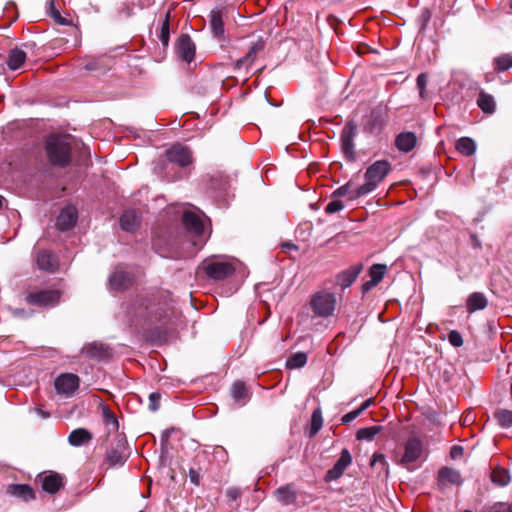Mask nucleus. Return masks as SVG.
Returning a JSON list of instances; mask_svg holds the SVG:
<instances>
[{
	"instance_id": "774afa93",
	"label": "nucleus",
	"mask_w": 512,
	"mask_h": 512,
	"mask_svg": "<svg viewBox=\"0 0 512 512\" xmlns=\"http://www.w3.org/2000/svg\"><path fill=\"white\" fill-rule=\"evenodd\" d=\"M316 401V397L315 396H309L307 399H306V405L311 401Z\"/></svg>"
},
{
	"instance_id": "e433bc0d",
	"label": "nucleus",
	"mask_w": 512,
	"mask_h": 512,
	"mask_svg": "<svg viewBox=\"0 0 512 512\" xmlns=\"http://www.w3.org/2000/svg\"><path fill=\"white\" fill-rule=\"evenodd\" d=\"M320 430V406L313 410L310 426L306 429L305 434L312 438Z\"/></svg>"
},
{
	"instance_id": "a878e982",
	"label": "nucleus",
	"mask_w": 512,
	"mask_h": 512,
	"mask_svg": "<svg viewBox=\"0 0 512 512\" xmlns=\"http://www.w3.org/2000/svg\"><path fill=\"white\" fill-rule=\"evenodd\" d=\"M120 226L124 231L127 232H135L140 227V217L137 215L135 210H126L121 215L120 219Z\"/></svg>"
},
{
	"instance_id": "1a4fd4ad",
	"label": "nucleus",
	"mask_w": 512,
	"mask_h": 512,
	"mask_svg": "<svg viewBox=\"0 0 512 512\" xmlns=\"http://www.w3.org/2000/svg\"><path fill=\"white\" fill-rule=\"evenodd\" d=\"M423 452L422 442L417 437L409 438L404 445V454L399 460V464L410 469V465L418 460Z\"/></svg>"
},
{
	"instance_id": "4d7b16f0",
	"label": "nucleus",
	"mask_w": 512,
	"mask_h": 512,
	"mask_svg": "<svg viewBox=\"0 0 512 512\" xmlns=\"http://www.w3.org/2000/svg\"><path fill=\"white\" fill-rule=\"evenodd\" d=\"M226 495L229 500L236 501L241 496V490L236 487L228 488Z\"/></svg>"
},
{
	"instance_id": "a211bd4d",
	"label": "nucleus",
	"mask_w": 512,
	"mask_h": 512,
	"mask_svg": "<svg viewBox=\"0 0 512 512\" xmlns=\"http://www.w3.org/2000/svg\"><path fill=\"white\" fill-rule=\"evenodd\" d=\"M351 462L352 457L350 452L347 449H343L340 458L336 461L333 468L326 473L325 481L330 482L340 478Z\"/></svg>"
},
{
	"instance_id": "052dcab7",
	"label": "nucleus",
	"mask_w": 512,
	"mask_h": 512,
	"mask_svg": "<svg viewBox=\"0 0 512 512\" xmlns=\"http://www.w3.org/2000/svg\"><path fill=\"white\" fill-rule=\"evenodd\" d=\"M319 167L317 163H312L309 165L307 172L310 176L315 175L316 176V183L318 184L320 177L317 176Z\"/></svg>"
},
{
	"instance_id": "a19ab883",
	"label": "nucleus",
	"mask_w": 512,
	"mask_h": 512,
	"mask_svg": "<svg viewBox=\"0 0 512 512\" xmlns=\"http://www.w3.org/2000/svg\"><path fill=\"white\" fill-rule=\"evenodd\" d=\"M159 39L164 47H167L170 40V12H167L161 24Z\"/></svg>"
},
{
	"instance_id": "f03ea898",
	"label": "nucleus",
	"mask_w": 512,
	"mask_h": 512,
	"mask_svg": "<svg viewBox=\"0 0 512 512\" xmlns=\"http://www.w3.org/2000/svg\"><path fill=\"white\" fill-rule=\"evenodd\" d=\"M45 153L49 163L55 167L65 168L72 160V148L67 137L50 135L45 142Z\"/></svg>"
},
{
	"instance_id": "4c0bfd02",
	"label": "nucleus",
	"mask_w": 512,
	"mask_h": 512,
	"mask_svg": "<svg viewBox=\"0 0 512 512\" xmlns=\"http://www.w3.org/2000/svg\"><path fill=\"white\" fill-rule=\"evenodd\" d=\"M491 480L499 486H505L510 482V475L504 468L497 467L491 473Z\"/></svg>"
},
{
	"instance_id": "8fccbe9b",
	"label": "nucleus",
	"mask_w": 512,
	"mask_h": 512,
	"mask_svg": "<svg viewBox=\"0 0 512 512\" xmlns=\"http://www.w3.org/2000/svg\"><path fill=\"white\" fill-rule=\"evenodd\" d=\"M161 394L158 392H152L149 395V409L153 412L157 411L160 407Z\"/></svg>"
},
{
	"instance_id": "e2e57ef3",
	"label": "nucleus",
	"mask_w": 512,
	"mask_h": 512,
	"mask_svg": "<svg viewBox=\"0 0 512 512\" xmlns=\"http://www.w3.org/2000/svg\"><path fill=\"white\" fill-rule=\"evenodd\" d=\"M376 285H377V283H374L373 280L370 279L369 281L363 283L362 292L366 293L369 290H371L373 287H375Z\"/></svg>"
},
{
	"instance_id": "0e129e2a",
	"label": "nucleus",
	"mask_w": 512,
	"mask_h": 512,
	"mask_svg": "<svg viewBox=\"0 0 512 512\" xmlns=\"http://www.w3.org/2000/svg\"><path fill=\"white\" fill-rule=\"evenodd\" d=\"M471 242H472L473 247L476 249H480L482 246L479 238L475 234L471 235Z\"/></svg>"
},
{
	"instance_id": "338daca9",
	"label": "nucleus",
	"mask_w": 512,
	"mask_h": 512,
	"mask_svg": "<svg viewBox=\"0 0 512 512\" xmlns=\"http://www.w3.org/2000/svg\"><path fill=\"white\" fill-rule=\"evenodd\" d=\"M114 51H120V54H123L124 51H126V50L122 46H119V47H116L113 50H111L110 53L114 52Z\"/></svg>"
},
{
	"instance_id": "dca6fc26",
	"label": "nucleus",
	"mask_w": 512,
	"mask_h": 512,
	"mask_svg": "<svg viewBox=\"0 0 512 512\" xmlns=\"http://www.w3.org/2000/svg\"><path fill=\"white\" fill-rule=\"evenodd\" d=\"M78 218V211L75 206L64 207L57 217L56 226L60 231H68L75 226Z\"/></svg>"
},
{
	"instance_id": "9b49d317",
	"label": "nucleus",
	"mask_w": 512,
	"mask_h": 512,
	"mask_svg": "<svg viewBox=\"0 0 512 512\" xmlns=\"http://www.w3.org/2000/svg\"><path fill=\"white\" fill-rule=\"evenodd\" d=\"M463 479L459 471L451 467H442L438 471L437 485L440 490H444L449 485L460 486Z\"/></svg>"
},
{
	"instance_id": "5fc2aeb1",
	"label": "nucleus",
	"mask_w": 512,
	"mask_h": 512,
	"mask_svg": "<svg viewBox=\"0 0 512 512\" xmlns=\"http://www.w3.org/2000/svg\"><path fill=\"white\" fill-rule=\"evenodd\" d=\"M351 188V183H347L346 185L344 186H341L339 187L335 192H334V195H338V196H344V195H349V199L350 200H354L355 198H352L351 196L353 195V192L355 191L354 190H350Z\"/></svg>"
},
{
	"instance_id": "c85d7f7f",
	"label": "nucleus",
	"mask_w": 512,
	"mask_h": 512,
	"mask_svg": "<svg viewBox=\"0 0 512 512\" xmlns=\"http://www.w3.org/2000/svg\"><path fill=\"white\" fill-rule=\"evenodd\" d=\"M487 305L488 300L481 292H474L470 294L466 301V308L469 313H473L477 310H483Z\"/></svg>"
},
{
	"instance_id": "f8f14e48",
	"label": "nucleus",
	"mask_w": 512,
	"mask_h": 512,
	"mask_svg": "<svg viewBox=\"0 0 512 512\" xmlns=\"http://www.w3.org/2000/svg\"><path fill=\"white\" fill-rule=\"evenodd\" d=\"M182 223L185 229L195 237H201L204 234V224L201 217L190 210L184 211Z\"/></svg>"
},
{
	"instance_id": "13d9d810",
	"label": "nucleus",
	"mask_w": 512,
	"mask_h": 512,
	"mask_svg": "<svg viewBox=\"0 0 512 512\" xmlns=\"http://www.w3.org/2000/svg\"><path fill=\"white\" fill-rule=\"evenodd\" d=\"M188 475L191 483H193L196 486L200 484V475L195 469L190 468Z\"/></svg>"
},
{
	"instance_id": "2eb2a0df",
	"label": "nucleus",
	"mask_w": 512,
	"mask_h": 512,
	"mask_svg": "<svg viewBox=\"0 0 512 512\" xmlns=\"http://www.w3.org/2000/svg\"><path fill=\"white\" fill-rule=\"evenodd\" d=\"M176 52L178 57L190 63L195 56V44L188 34H182L176 42Z\"/></svg>"
},
{
	"instance_id": "b1692460",
	"label": "nucleus",
	"mask_w": 512,
	"mask_h": 512,
	"mask_svg": "<svg viewBox=\"0 0 512 512\" xmlns=\"http://www.w3.org/2000/svg\"><path fill=\"white\" fill-rule=\"evenodd\" d=\"M264 49V42L262 40H258L252 44L247 54L238 59L235 63V70H240L243 67L249 68L257 58V54Z\"/></svg>"
},
{
	"instance_id": "bf43d9fd",
	"label": "nucleus",
	"mask_w": 512,
	"mask_h": 512,
	"mask_svg": "<svg viewBox=\"0 0 512 512\" xmlns=\"http://www.w3.org/2000/svg\"><path fill=\"white\" fill-rule=\"evenodd\" d=\"M463 455V448L461 446L455 445L450 450V457L452 459H457Z\"/></svg>"
},
{
	"instance_id": "de8ad7c7",
	"label": "nucleus",
	"mask_w": 512,
	"mask_h": 512,
	"mask_svg": "<svg viewBox=\"0 0 512 512\" xmlns=\"http://www.w3.org/2000/svg\"><path fill=\"white\" fill-rule=\"evenodd\" d=\"M417 87L419 89V96L421 99H426L427 93H426V86L428 83L427 75L424 73H421L418 75L417 80Z\"/></svg>"
},
{
	"instance_id": "49530a36",
	"label": "nucleus",
	"mask_w": 512,
	"mask_h": 512,
	"mask_svg": "<svg viewBox=\"0 0 512 512\" xmlns=\"http://www.w3.org/2000/svg\"><path fill=\"white\" fill-rule=\"evenodd\" d=\"M50 15L54 21L60 25H70L71 22L62 17L60 12L54 6V0H50Z\"/></svg>"
},
{
	"instance_id": "6ab92c4d",
	"label": "nucleus",
	"mask_w": 512,
	"mask_h": 512,
	"mask_svg": "<svg viewBox=\"0 0 512 512\" xmlns=\"http://www.w3.org/2000/svg\"><path fill=\"white\" fill-rule=\"evenodd\" d=\"M224 7H215L209 14L210 29L214 37L223 39L225 34L224 28Z\"/></svg>"
},
{
	"instance_id": "423d86ee",
	"label": "nucleus",
	"mask_w": 512,
	"mask_h": 512,
	"mask_svg": "<svg viewBox=\"0 0 512 512\" xmlns=\"http://www.w3.org/2000/svg\"><path fill=\"white\" fill-rule=\"evenodd\" d=\"M61 295V291L57 289L39 290L28 293L25 297V301L32 306L51 307L59 303Z\"/></svg>"
},
{
	"instance_id": "f704fd0d",
	"label": "nucleus",
	"mask_w": 512,
	"mask_h": 512,
	"mask_svg": "<svg viewBox=\"0 0 512 512\" xmlns=\"http://www.w3.org/2000/svg\"><path fill=\"white\" fill-rule=\"evenodd\" d=\"M494 418L502 428L512 426V411L508 409H498L494 412Z\"/></svg>"
},
{
	"instance_id": "0eeeda50",
	"label": "nucleus",
	"mask_w": 512,
	"mask_h": 512,
	"mask_svg": "<svg viewBox=\"0 0 512 512\" xmlns=\"http://www.w3.org/2000/svg\"><path fill=\"white\" fill-rule=\"evenodd\" d=\"M202 268L209 278L217 281L224 280L235 272L231 263L223 261H205Z\"/></svg>"
},
{
	"instance_id": "f3484780",
	"label": "nucleus",
	"mask_w": 512,
	"mask_h": 512,
	"mask_svg": "<svg viewBox=\"0 0 512 512\" xmlns=\"http://www.w3.org/2000/svg\"><path fill=\"white\" fill-rule=\"evenodd\" d=\"M81 353L85 355L87 358L98 361L107 360L111 357V351L109 347L99 342H92L86 344L82 348Z\"/></svg>"
},
{
	"instance_id": "ea45409f",
	"label": "nucleus",
	"mask_w": 512,
	"mask_h": 512,
	"mask_svg": "<svg viewBox=\"0 0 512 512\" xmlns=\"http://www.w3.org/2000/svg\"><path fill=\"white\" fill-rule=\"evenodd\" d=\"M372 404H374V398H369L366 401H364L361 406L347 414H345L342 417L343 423H350L354 419H356L364 410H366L368 407H370Z\"/></svg>"
},
{
	"instance_id": "4468645a",
	"label": "nucleus",
	"mask_w": 512,
	"mask_h": 512,
	"mask_svg": "<svg viewBox=\"0 0 512 512\" xmlns=\"http://www.w3.org/2000/svg\"><path fill=\"white\" fill-rule=\"evenodd\" d=\"M42 489L49 494L57 493L64 486V476L50 471L48 474L38 476Z\"/></svg>"
},
{
	"instance_id": "39448f33",
	"label": "nucleus",
	"mask_w": 512,
	"mask_h": 512,
	"mask_svg": "<svg viewBox=\"0 0 512 512\" xmlns=\"http://www.w3.org/2000/svg\"><path fill=\"white\" fill-rule=\"evenodd\" d=\"M163 170L169 169V166L177 165L180 168H185L192 163V154L189 148L180 144L173 145L166 150L165 159L162 160Z\"/></svg>"
},
{
	"instance_id": "cd10ccee",
	"label": "nucleus",
	"mask_w": 512,
	"mask_h": 512,
	"mask_svg": "<svg viewBox=\"0 0 512 512\" xmlns=\"http://www.w3.org/2000/svg\"><path fill=\"white\" fill-rule=\"evenodd\" d=\"M93 438V435L90 431L85 428H78L73 431L68 436V442L70 445L78 447L84 444L89 443Z\"/></svg>"
},
{
	"instance_id": "72a5a7b5",
	"label": "nucleus",
	"mask_w": 512,
	"mask_h": 512,
	"mask_svg": "<svg viewBox=\"0 0 512 512\" xmlns=\"http://www.w3.org/2000/svg\"><path fill=\"white\" fill-rule=\"evenodd\" d=\"M336 303V297L333 293H322V317L332 315Z\"/></svg>"
},
{
	"instance_id": "6e6552de",
	"label": "nucleus",
	"mask_w": 512,
	"mask_h": 512,
	"mask_svg": "<svg viewBox=\"0 0 512 512\" xmlns=\"http://www.w3.org/2000/svg\"><path fill=\"white\" fill-rule=\"evenodd\" d=\"M80 378L73 373H61L54 381V387L58 394L67 397L72 396L78 390Z\"/></svg>"
},
{
	"instance_id": "9d476101",
	"label": "nucleus",
	"mask_w": 512,
	"mask_h": 512,
	"mask_svg": "<svg viewBox=\"0 0 512 512\" xmlns=\"http://www.w3.org/2000/svg\"><path fill=\"white\" fill-rule=\"evenodd\" d=\"M357 134V126L353 122H348L341 132V146L344 155L353 159L354 157V138Z\"/></svg>"
},
{
	"instance_id": "20e7f679",
	"label": "nucleus",
	"mask_w": 512,
	"mask_h": 512,
	"mask_svg": "<svg viewBox=\"0 0 512 512\" xmlns=\"http://www.w3.org/2000/svg\"><path fill=\"white\" fill-rule=\"evenodd\" d=\"M104 443L109 444L106 451V462L114 467V466H122L127 458V441L123 434H115L110 437V440Z\"/></svg>"
},
{
	"instance_id": "c03bdc74",
	"label": "nucleus",
	"mask_w": 512,
	"mask_h": 512,
	"mask_svg": "<svg viewBox=\"0 0 512 512\" xmlns=\"http://www.w3.org/2000/svg\"><path fill=\"white\" fill-rule=\"evenodd\" d=\"M386 271L387 266L385 264H373L369 268V276L374 283L378 284L383 279Z\"/></svg>"
},
{
	"instance_id": "a18cd8bd",
	"label": "nucleus",
	"mask_w": 512,
	"mask_h": 512,
	"mask_svg": "<svg viewBox=\"0 0 512 512\" xmlns=\"http://www.w3.org/2000/svg\"><path fill=\"white\" fill-rule=\"evenodd\" d=\"M170 242H171V237L162 235L161 228H156L154 230L152 244L155 249H158L163 245H169Z\"/></svg>"
},
{
	"instance_id": "603ef678",
	"label": "nucleus",
	"mask_w": 512,
	"mask_h": 512,
	"mask_svg": "<svg viewBox=\"0 0 512 512\" xmlns=\"http://www.w3.org/2000/svg\"><path fill=\"white\" fill-rule=\"evenodd\" d=\"M448 340L454 347H461L463 345V338L461 334L456 330L450 331L448 334Z\"/></svg>"
},
{
	"instance_id": "aec40b11",
	"label": "nucleus",
	"mask_w": 512,
	"mask_h": 512,
	"mask_svg": "<svg viewBox=\"0 0 512 512\" xmlns=\"http://www.w3.org/2000/svg\"><path fill=\"white\" fill-rule=\"evenodd\" d=\"M99 408L101 409L102 412L103 421L108 428V432L106 435V442H108L111 436L115 434H120L118 432L119 422L116 417V414L103 401L100 402Z\"/></svg>"
},
{
	"instance_id": "6e6d98bb",
	"label": "nucleus",
	"mask_w": 512,
	"mask_h": 512,
	"mask_svg": "<svg viewBox=\"0 0 512 512\" xmlns=\"http://www.w3.org/2000/svg\"><path fill=\"white\" fill-rule=\"evenodd\" d=\"M311 307L316 315L320 316V292H316L311 300Z\"/></svg>"
},
{
	"instance_id": "bb28decb",
	"label": "nucleus",
	"mask_w": 512,
	"mask_h": 512,
	"mask_svg": "<svg viewBox=\"0 0 512 512\" xmlns=\"http://www.w3.org/2000/svg\"><path fill=\"white\" fill-rule=\"evenodd\" d=\"M417 143V137L413 132H402L395 139L396 147L405 153L414 149Z\"/></svg>"
},
{
	"instance_id": "58836bf2",
	"label": "nucleus",
	"mask_w": 512,
	"mask_h": 512,
	"mask_svg": "<svg viewBox=\"0 0 512 512\" xmlns=\"http://www.w3.org/2000/svg\"><path fill=\"white\" fill-rule=\"evenodd\" d=\"M307 363V354L297 352L291 355L286 361V367L289 369H297L303 367Z\"/></svg>"
},
{
	"instance_id": "7ed1b4c3",
	"label": "nucleus",
	"mask_w": 512,
	"mask_h": 512,
	"mask_svg": "<svg viewBox=\"0 0 512 512\" xmlns=\"http://www.w3.org/2000/svg\"><path fill=\"white\" fill-rule=\"evenodd\" d=\"M391 171V164L387 160H379L370 165L365 172V183L356 187L352 198H359L374 191Z\"/></svg>"
},
{
	"instance_id": "c9c22d12",
	"label": "nucleus",
	"mask_w": 512,
	"mask_h": 512,
	"mask_svg": "<svg viewBox=\"0 0 512 512\" xmlns=\"http://www.w3.org/2000/svg\"><path fill=\"white\" fill-rule=\"evenodd\" d=\"M382 426H370L361 428L356 433L357 440L372 441L374 437L381 432Z\"/></svg>"
},
{
	"instance_id": "393cba45",
	"label": "nucleus",
	"mask_w": 512,
	"mask_h": 512,
	"mask_svg": "<svg viewBox=\"0 0 512 512\" xmlns=\"http://www.w3.org/2000/svg\"><path fill=\"white\" fill-rule=\"evenodd\" d=\"M37 267L40 270L53 273L56 271L58 263L53 254L48 250H40L36 255Z\"/></svg>"
},
{
	"instance_id": "09e8293b",
	"label": "nucleus",
	"mask_w": 512,
	"mask_h": 512,
	"mask_svg": "<svg viewBox=\"0 0 512 512\" xmlns=\"http://www.w3.org/2000/svg\"><path fill=\"white\" fill-rule=\"evenodd\" d=\"M370 465L371 467H376L377 465H380L381 469L385 470V473L388 474V464L383 454L375 453L372 457Z\"/></svg>"
},
{
	"instance_id": "473e14b6",
	"label": "nucleus",
	"mask_w": 512,
	"mask_h": 512,
	"mask_svg": "<svg viewBox=\"0 0 512 512\" xmlns=\"http://www.w3.org/2000/svg\"><path fill=\"white\" fill-rule=\"evenodd\" d=\"M494 71L502 73L512 68V55L501 54L493 60Z\"/></svg>"
},
{
	"instance_id": "4be33fe9",
	"label": "nucleus",
	"mask_w": 512,
	"mask_h": 512,
	"mask_svg": "<svg viewBox=\"0 0 512 512\" xmlns=\"http://www.w3.org/2000/svg\"><path fill=\"white\" fill-rule=\"evenodd\" d=\"M362 269H363V265L357 264V265L351 266L348 269L340 272L336 276V284L339 285L342 289L348 288L357 279V277L361 273Z\"/></svg>"
},
{
	"instance_id": "37998d69",
	"label": "nucleus",
	"mask_w": 512,
	"mask_h": 512,
	"mask_svg": "<svg viewBox=\"0 0 512 512\" xmlns=\"http://www.w3.org/2000/svg\"><path fill=\"white\" fill-rule=\"evenodd\" d=\"M232 396L237 402H245L248 399V392L244 382L236 381L233 384Z\"/></svg>"
},
{
	"instance_id": "f257e3e1",
	"label": "nucleus",
	"mask_w": 512,
	"mask_h": 512,
	"mask_svg": "<svg viewBox=\"0 0 512 512\" xmlns=\"http://www.w3.org/2000/svg\"><path fill=\"white\" fill-rule=\"evenodd\" d=\"M173 314L172 298L168 291L137 296L127 308L131 323L145 330H160L169 323Z\"/></svg>"
},
{
	"instance_id": "3c124183",
	"label": "nucleus",
	"mask_w": 512,
	"mask_h": 512,
	"mask_svg": "<svg viewBox=\"0 0 512 512\" xmlns=\"http://www.w3.org/2000/svg\"><path fill=\"white\" fill-rule=\"evenodd\" d=\"M483 512H512V509L507 503L498 502L483 510Z\"/></svg>"
},
{
	"instance_id": "69168bd1",
	"label": "nucleus",
	"mask_w": 512,
	"mask_h": 512,
	"mask_svg": "<svg viewBox=\"0 0 512 512\" xmlns=\"http://www.w3.org/2000/svg\"><path fill=\"white\" fill-rule=\"evenodd\" d=\"M36 411L42 418H48L50 416L48 412L44 411L41 408H37Z\"/></svg>"
},
{
	"instance_id": "2f4dec72",
	"label": "nucleus",
	"mask_w": 512,
	"mask_h": 512,
	"mask_svg": "<svg viewBox=\"0 0 512 512\" xmlns=\"http://www.w3.org/2000/svg\"><path fill=\"white\" fill-rule=\"evenodd\" d=\"M456 149L465 156H471L475 153V142L469 137H462L456 143Z\"/></svg>"
},
{
	"instance_id": "680f3d73",
	"label": "nucleus",
	"mask_w": 512,
	"mask_h": 512,
	"mask_svg": "<svg viewBox=\"0 0 512 512\" xmlns=\"http://www.w3.org/2000/svg\"><path fill=\"white\" fill-rule=\"evenodd\" d=\"M283 252H290L292 250H298L297 245L292 242H283L280 245Z\"/></svg>"
},
{
	"instance_id": "ddd939ff",
	"label": "nucleus",
	"mask_w": 512,
	"mask_h": 512,
	"mask_svg": "<svg viewBox=\"0 0 512 512\" xmlns=\"http://www.w3.org/2000/svg\"><path fill=\"white\" fill-rule=\"evenodd\" d=\"M134 283V275L128 271L115 270L109 277V285L112 290L124 291Z\"/></svg>"
},
{
	"instance_id": "79ce46f5",
	"label": "nucleus",
	"mask_w": 512,
	"mask_h": 512,
	"mask_svg": "<svg viewBox=\"0 0 512 512\" xmlns=\"http://www.w3.org/2000/svg\"><path fill=\"white\" fill-rule=\"evenodd\" d=\"M83 68L89 72H105L110 69V65L101 59H91L84 64Z\"/></svg>"
},
{
	"instance_id": "864d4df0",
	"label": "nucleus",
	"mask_w": 512,
	"mask_h": 512,
	"mask_svg": "<svg viewBox=\"0 0 512 512\" xmlns=\"http://www.w3.org/2000/svg\"><path fill=\"white\" fill-rule=\"evenodd\" d=\"M343 207H344V205H343L342 201L333 200L327 204L325 211L328 214H332V213L340 211L341 209H343Z\"/></svg>"
},
{
	"instance_id": "7c9ffc66",
	"label": "nucleus",
	"mask_w": 512,
	"mask_h": 512,
	"mask_svg": "<svg viewBox=\"0 0 512 512\" xmlns=\"http://www.w3.org/2000/svg\"><path fill=\"white\" fill-rule=\"evenodd\" d=\"M25 60L26 53L23 50L16 47L10 50L6 63L10 70H17L21 67Z\"/></svg>"
},
{
	"instance_id": "5701e85b",
	"label": "nucleus",
	"mask_w": 512,
	"mask_h": 512,
	"mask_svg": "<svg viewBox=\"0 0 512 512\" xmlns=\"http://www.w3.org/2000/svg\"><path fill=\"white\" fill-rule=\"evenodd\" d=\"M297 495V489L292 483L281 486L274 491L276 500L285 506L294 504L296 502Z\"/></svg>"
},
{
	"instance_id": "412c9836",
	"label": "nucleus",
	"mask_w": 512,
	"mask_h": 512,
	"mask_svg": "<svg viewBox=\"0 0 512 512\" xmlns=\"http://www.w3.org/2000/svg\"><path fill=\"white\" fill-rule=\"evenodd\" d=\"M6 494L24 502L35 499V491L28 484H9L6 486Z\"/></svg>"
},
{
	"instance_id": "c756f323",
	"label": "nucleus",
	"mask_w": 512,
	"mask_h": 512,
	"mask_svg": "<svg viewBox=\"0 0 512 512\" xmlns=\"http://www.w3.org/2000/svg\"><path fill=\"white\" fill-rule=\"evenodd\" d=\"M477 105L486 114H493L496 110L494 97L485 91L478 94Z\"/></svg>"
}]
</instances>
